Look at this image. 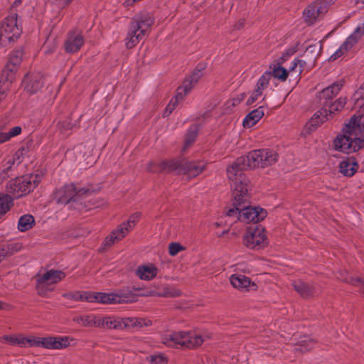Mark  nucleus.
Segmentation results:
<instances>
[{"label": "nucleus", "mask_w": 364, "mask_h": 364, "mask_svg": "<svg viewBox=\"0 0 364 364\" xmlns=\"http://www.w3.org/2000/svg\"><path fill=\"white\" fill-rule=\"evenodd\" d=\"M232 198L233 206L227 212V216L236 218L244 223H258L267 216V211L259 207H252L250 203V193L248 183H233Z\"/></svg>", "instance_id": "f257e3e1"}, {"label": "nucleus", "mask_w": 364, "mask_h": 364, "mask_svg": "<svg viewBox=\"0 0 364 364\" xmlns=\"http://www.w3.org/2000/svg\"><path fill=\"white\" fill-rule=\"evenodd\" d=\"M364 147V115L353 116L333 141L335 151L350 154Z\"/></svg>", "instance_id": "f03ea898"}, {"label": "nucleus", "mask_w": 364, "mask_h": 364, "mask_svg": "<svg viewBox=\"0 0 364 364\" xmlns=\"http://www.w3.org/2000/svg\"><path fill=\"white\" fill-rule=\"evenodd\" d=\"M209 336H201L197 331H178L167 333L162 337V343L170 347L177 345L188 348L200 346Z\"/></svg>", "instance_id": "7ed1b4c3"}, {"label": "nucleus", "mask_w": 364, "mask_h": 364, "mask_svg": "<svg viewBox=\"0 0 364 364\" xmlns=\"http://www.w3.org/2000/svg\"><path fill=\"white\" fill-rule=\"evenodd\" d=\"M154 23V19L149 14L136 16L131 23L127 36L125 39L127 48L135 46L147 33Z\"/></svg>", "instance_id": "20e7f679"}, {"label": "nucleus", "mask_w": 364, "mask_h": 364, "mask_svg": "<svg viewBox=\"0 0 364 364\" xmlns=\"http://www.w3.org/2000/svg\"><path fill=\"white\" fill-rule=\"evenodd\" d=\"M65 277V274L63 271L55 269L37 274L36 289L38 294L42 296H47L53 290V285L63 279Z\"/></svg>", "instance_id": "39448f33"}, {"label": "nucleus", "mask_w": 364, "mask_h": 364, "mask_svg": "<svg viewBox=\"0 0 364 364\" xmlns=\"http://www.w3.org/2000/svg\"><path fill=\"white\" fill-rule=\"evenodd\" d=\"M88 192V189L77 186L76 183H65L55 191V199L58 203L68 204L73 200L76 201Z\"/></svg>", "instance_id": "423d86ee"}, {"label": "nucleus", "mask_w": 364, "mask_h": 364, "mask_svg": "<svg viewBox=\"0 0 364 364\" xmlns=\"http://www.w3.org/2000/svg\"><path fill=\"white\" fill-rule=\"evenodd\" d=\"M134 295L128 293H104L90 291L88 302H96L101 304H123L134 301Z\"/></svg>", "instance_id": "0eeeda50"}, {"label": "nucleus", "mask_w": 364, "mask_h": 364, "mask_svg": "<svg viewBox=\"0 0 364 364\" xmlns=\"http://www.w3.org/2000/svg\"><path fill=\"white\" fill-rule=\"evenodd\" d=\"M21 32L18 25L17 16L12 14L7 17L0 26V47L17 38Z\"/></svg>", "instance_id": "6e6552de"}, {"label": "nucleus", "mask_w": 364, "mask_h": 364, "mask_svg": "<svg viewBox=\"0 0 364 364\" xmlns=\"http://www.w3.org/2000/svg\"><path fill=\"white\" fill-rule=\"evenodd\" d=\"M141 216L140 213L132 215L126 223H123L116 229L112 230L111 234L105 239L104 245L110 247L115 242L121 240L134 227Z\"/></svg>", "instance_id": "1a4fd4ad"}, {"label": "nucleus", "mask_w": 364, "mask_h": 364, "mask_svg": "<svg viewBox=\"0 0 364 364\" xmlns=\"http://www.w3.org/2000/svg\"><path fill=\"white\" fill-rule=\"evenodd\" d=\"M73 339L69 336H33V347H43L47 349H63L70 345Z\"/></svg>", "instance_id": "9d476101"}, {"label": "nucleus", "mask_w": 364, "mask_h": 364, "mask_svg": "<svg viewBox=\"0 0 364 364\" xmlns=\"http://www.w3.org/2000/svg\"><path fill=\"white\" fill-rule=\"evenodd\" d=\"M364 35V20L361 24H359L353 33L350 35L346 41L341 45L338 49H337L329 58L331 61L336 60L349 50L358 42L361 37Z\"/></svg>", "instance_id": "9b49d317"}, {"label": "nucleus", "mask_w": 364, "mask_h": 364, "mask_svg": "<svg viewBox=\"0 0 364 364\" xmlns=\"http://www.w3.org/2000/svg\"><path fill=\"white\" fill-rule=\"evenodd\" d=\"M266 239L264 229L261 226L257 225L255 228H248L244 237V243L249 248L260 249L265 245Z\"/></svg>", "instance_id": "f8f14e48"}, {"label": "nucleus", "mask_w": 364, "mask_h": 364, "mask_svg": "<svg viewBox=\"0 0 364 364\" xmlns=\"http://www.w3.org/2000/svg\"><path fill=\"white\" fill-rule=\"evenodd\" d=\"M21 58L22 52L21 50H15L11 53L2 74L1 81L11 82L14 80Z\"/></svg>", "instance_id": "ddd939ff"}, {"label": "nucleus", "mask_w": 364, "mask_h": 364, "mask_svg": "<svg viewBox=\"0 0 364 364\" xmlns=\"http://www.w3.org/2000/svg\"><path fill=\"white\" fill-rule=\"evenodd\" d=\"M331 117V114L328 111L326 107L321 108L306 122L302 130V134L306 135L310 134L321 124L330 119Z\"/></svg>", "instance_id": "4468645a"}, {"label": "nucleus", "mask_w": 364, "mask_h": 364, "mask_svg": "<svg viewBox=\"0 0 364 364\" xmlns=\"http://www.w3.org/2000/svg\"><path fill=\"white\" fill-rule=\"evenodd\" d=\"M328 11L326 3H315L309 5L304 11V18L308 23H313Z\"/></svg>", "instance_id": "2eb2a0df"}, {"label": "nucleus", "mask_w": 364, "mask_h": 364, "mask_svg": "<svg viewBox=\"0 0 364 364\" xmlns=\"http://www.w3.org/2000/svg\"><path fill=\"white\" fill-rule=\"evenodd\" d=\"M125 319L126 318H121L112 316H98L97 327L110 329H124L127 328Z\"/></svg>", "instance_id": "dca6fc26"}, {"label": "nucleus", "mask_w": 364, "mask_h": 364, "mask_svg": "<svg viewBox=\"0 0 364 364\" xmlns=\"http://www.w3.org/2000/svg\"><path fill=\"white\" fill-rule=\"evenodd\" d=\"M1 342L19 347H33V336L23 335H6L0 338Z\"/></svg>", "instance_id": "f3484780"}, {"label": "nucleus", "mask_w": 364, "mask_h": 364, "mask_svg": "<svg viewBox=\"0 0 364 364\" xmlns=\"http://www.w3.org/2000/svg\"><path fill=\"white\" fill-rule=\"evenodd\" d=\"M259 149L253 150L247 154V155L239 158V162L249 169L262 168V163L259 159Z\"/></svg>", "instance_id": "a211bd4d"}, {"label": "nucleus", "mask_w": 364, "mask_h": 364, "mask_svg": "<svg viewBox=\"0 0 364 364\" xmlns=\"http://www.w3.org/2000/svg\"><path fill=\"white\" fill-rule=\"evenodd\" d=\"M32 183H7V194L11 196L12 200L25 196L31 191V188L28 185Z\"/></svg>", "instance_id": "6ab92c4d"}, {"label": "nucleus", "mask_w": 364, "mask_h": 364, "mask_svg": "<svg viewBox=\"0 0 364 364\" xmlns=\"http://www.w3.org/2000/svg\"><path fill=\"white\" fill-rule=\"evenodd\" d=\"M259 151L262 168L270 166L278 161L279 155L276 151L269 149H262Z\"/></svg>", "instance_id": "aec40b11"}, {"label": "nucleus", "mask_w": 364, "mask_h": 364, "mask_svg": "<svg viewBox=\"0 0 364 364\" xmlns=\"http://www.w3.org/2000/svg\"><path fill=\"white\" fill-rule=\"evenodd\" d=\"M84 43V40L80 33H70L65 43V48L67 52L75 53L80 50Z\"/></svg>", "instance_id": "412c9836"}, {"label": "nucleus", "mask_w": 364, "mask_h": 364, "mask_svg": "<svg viewBox=\"0 0 364 364\" xmlns=\"http://www.w3.org/2000/svg\"><path fill=\"white\" fill-rule=\"evenodd\" d=\"M242 164L239 162V159L227 168V176L230 181H235L236 182H243L245 176L240 166Z\"/></svg>", "instance_id": "4be33fe9"}, {"label": "nucleus", "mask_w": 364, "mask_h": 364, "mask_svg": "<svg viewBox=\"0 0 364 364\" xmlns=\"http://www.w3.org/2000/svg\"><path fill=\"white\" fill-rule=\"evenodd\" d=\"M264 113L262 107L254 109L250 112L243 119V126L245 128H251L255 125L264 116Z\"/></svg>", "instance_id": "5701e85b"}, {"label": "nucleus", "mask_w": 364, "mask_h": 364, "mask_svg": "<svg viewBox=\"0 0 364 364\" xmlns=\"http://www.w3.org/2000/svg\"><path fill=\"white\" fill-rule=\"evenodd\" d=\"M230 281L235 288L240 290L247 291L251 284L250 278L242 274H232Z\"/></svg>", "instance_id": "b1692460"}, {"label": "nucleus", "mask_w": 364, "mask_h": 364, "mask_svg": "<svg viewBox=\"0 0 364 364\" xmlns=\"http://www.w3.org/2000/svg\"><path fill=\"white\" fill-rule=\"evenodd\" d=\"M339 168L343 175L352 176L358 169V164L353 158H349L342 161Z\"/></svg>", "instance_id": "393cba45"}, {"label": "nucleus", "mask_w": 364, "mask_h": 364, "mask_svg": "<svg viewBox=\"0 0 364 364\" xmlns=\"http://www.w3.org/2000/svg\"><path fill=\"white\" fill-rule=\"evenodd\" d=\"M136 274L141 279L150 280L156 276L157 269L153 264L140 266L137 269Z\"/></svg>", "instance_id": "a878e982"}, {"label": "nucleus", "mask_w": 364, "mask_h": 364, "mask_svg": "<svg viewBox=\"0 0 364 364\" xmlns=\"http://www.w3.org/2000/svg\"><path fill=\"white\" fill-rule=\"evenodd\" d=\"M97 320L98 316L93 314L75 316L73 318V321L76 323L86 327H97Z\"/></svg>", "instance_id": "bb28decb"}, {"label": "nucleus", "mask_w": 364, "mask_h": 364, "mask_svg": "<svg viewBox=\"0 0 364 364\" xmlns=\"http://www.w3.org/2000/svg\"><path fill=\"white\" fill-rule=\"evenodd\" d=\"M268 72L271 73V77H274L282 82L285 81L289 77L287 70L279 63L272 64Z\"/></svg>", "instance_id": "cd10ccee"}, {"label": "nucleus", "mask_w": 364, "mask_h": 364, "mask_svg": "<svg viewBox=\"0 0 364 364\" xmlns=\"http://www.w3.org/2000/svg\"><path fill=\"white\" fill-rule=\"evenodd\" d=\"M204 167L205 163L203 161L191 162L186 164V166L183 169V172L187 174L191 178L200 174Z\"/></svg>", "instance_id": "c85d7f7f"}, {"label": "nucleus", "mask_w": 364, "mask_h": 364, "mask_svg": "<svg viewBox=\"0 0 364 364\" xmlns=\"http://www.w3.org/2000/svg\"><path fill=\"white\" fill-rule=\"evenodd\" d=\"M306 62L300 59H294L290 64L287 73L289 76L299 77L300 75L304 70Z\"/></svg>", "instance_id": "c756f323"}, {"label": "nucleus", "mask_w": 364, "mask_h": 364, "mask_svg": "<svg viewBox=\"0 0 364 364\" xmlns=\"http://www.w3.org/2000/svg\"><path fill=\"white\" fill-rule=\"evenodd\" d=\"M26 89L31 93L37 92L43 85L41 78L38 77L26 76L23 80Z\"/></svg>", "instance_id": "7c9ffc66"}, {"label": "nucleus", "mask_w": 364, "mask_h": 364, "mask_svg": "<svg viewBox=\"0 0 364 364\" xmlns=\"http://www.w3.org/2000/svg\"><path fill=\"white\" fill-rule=\"evenodd\" d=\"M294 289L303 297H309L313 295V289L309 284L301 280L294 283Z\"/></svg>", "instance_id": "2f4dec72"}, {"label": "nucleus", "mask_w": 364, "mask_h": 364, "mask_svg": "<svg viewBox=\"0 0 364 364\" xmlns=\"http://www.w3.org/2000/svg\"><path fill=\"white\" fill-rule=\"evenodd\" d=\"M12 205L13 200L11 196L0 193V218L10 210Z\"/></svg>", "instance_id": "473e14b6"}, {"label": "nucleus", "mask_w": 364, "mask_h": 364, "mask_svg": "<svg viewBox=\"0 0 364 364\" xmlns=\"http://www.w3.org/2000/svg\"><path fill=\"white\" fill-rule=\"evenodd\" d=\"M34 222V218L31 215H24L18 220V229L21 232L26 231L33 227Z\"/></svg>", "instance_id": "72a5a7b5"}, {"label": "nucleus", "mask_w": 364, "mask_h": 364, "mask_svg": "<svg viewBox=\"0 0 364 364\" xmlns=\"http://www.w3.org/2000/svg\"><path fill=\"white\" fill-rule=\"evenodd\" d=\"M125 321L127 325V328H142L144 326H149L151 325V320L142 318H126Z\"/></svg>", "instance_id": "f704fd0d"}, {"label": "nucleus", "mask_w": 364, "mask_h": 364, "mask_svg": "<svg viewBox=\"0 0 364 364\" xmlns=\"http://www.w3.org/2000/svg\"><path fill=\"white\" fill-rule=\"evenodd\" d=\"M89 294L90 291H70L64 293L63 296L67 299L88 302Z\"/></svg>", "instance_id": "c9c22d12"}, {"label": "nucleus", "mask_w": 364, "mask_h": 364, "mask_svg": "<svg viewBox=\"0 0 364 364\" xmlns=\"http://www.w3.org/2000/svg\"><path fill=\"white\" fill-rule=\"evenodd\" d=\"M21 127L16 126L8 132H0V144L4 143L21 134Z\"/></svg>", "instance_id": "e433bc0d"}, {"label": "nucleus", "mask_w": 364, "mask_h": 364, "mask_svg": "<svg viewBox=\"0 0 364 364\" xmlns=\"http://www.w3.org/2000/svg\"><path fill=\"white\" fill-rule=\"evenodd\" d=\"M191 90V87H188L186 84L183 85L178 89L176 95L171 98L169 104H172V105H174V107H176L179 100H181L183 96L186 95Z\"/></svg>", "instance_id": "4c0bfd02"}, {"label": "nucleus", "mask_w": 364, "mask_h": 364, "mask_svg": "<svg viewBox=\"0 0 364 364\" xmlns=\"http://www.w3.org/2000/svg\"><path fill=\"white\" fill-rule=\"evenodd\" d=\"M353 100L356 107H362L364 105V84L354 93Z\"/></svg>", "instance_id": "58836bf2"}, {"label": "nucleus", "mask_w": 364, "mask_h": 364, "mask_svg": "<svg viewBox=\"0 0 364 364\" xmlns=\"http://www.w3.org/2000/svg\"><path fill=\"white\" fill-rule=\"evenodd\" d=\"M24 154V149H20L15 153L12 159L8 161L7 168H11L14 165H18L22 162L23 156Z\"/></svg>", "instance_id": "ea45409f"}, {"label": "nucleus", "mask_w": 364, "mask_h": 364, "mask_svg": "<svg viewBox=\"0 0 364 364\" xmlns=\"http://www.w3.org/2000/svg\"><path fill=\"white\" fill-rule=\"evenodd\" d=\"M322 48V46L320 43H316L314 45L309 46L306 49V54L309 55V54H311V58L316 59L317 56L319 55Z\"/></svg>", "instance_id": "a19ab883"}, {"label": "nucleus", "mask_w": 364, "mask_h": 364, "mask_svg": "<svg viewBox=\"0 0 364 364\" xmlns=\"http://www.w3.org/2000/svg\"><path fill=\"white\" fill-rule=\"evenodd\" d=\"M341 85L339 83H335L323 90V95L326 97H331L338 94L340 90Z\"/></svg>", "instance_id": "79ce46f5"}, {"label": "nucleus", "mask_w": 364, "mask_h": 364, "mask_svg": "<svg viewBox=\"0 0 364 364\" xmlns=\"http://www.w3.org/2000/svg\"><path fill=\"white\" fill-rule=\"evenodd\" d=\"M271 77V73H269L268 71L265 72L259 78L256 88L262 91L267 87Z\"/></svg>", "instance_id": "37998d69"}, {"label": "nucleus", "mask_w": 364, "mask_h": 364, "mask_svg": "<svg viewBox=\"0 0 364 364\" xmlns=\"http://www.w3.org/2000/svg\"><path fill=\"white\" fill-rule=\"evenodd\" d=\"M345 105L346 100L339 98L329 106L328 111L332 115L335 111L339 110L340 109L343 108Z\"/></svg>", "instance_id": "c03bdc74"}, {"label": "nucleus", "mask_w": 364, "mask_h": 364, "mask_svg": "<svg viewBox=\"0 0 364 364\" xmlns=\"http://www.w3.org/2000/svg\"><path fill=\"white\" fill-rule=\"evenodd\" d=\"M262 91L259 89H255L251 94L250 97L247 100V103L248 105H252L253 103L262 100Z\"/></svg>", "instance_id": "a18cd8bd"}, {"label": "nucleus", "mask_w": 364, "mask_h": 364, "mask_svg": "<svg viewBox=\"0 0 364 364\" xmlns=\"http://www.w3.org/2000/svg\"><path fill=\"white\" fill-rule=\"evenodd\" d=\"M183 247L177 242H172L169 245L168 252L171 256L176 255L183 250Z\"/></svg>", "instance_id": "49530a36"}, {"label": "nucleus", "mask_w": 364, "mask_h": 364, "mask_svg": "<svg viewBox=\"0 0 364 364\" xmlns=\"http://www.w3.org/2000/svg\"><path fill=\"white\" fill-rule=\"evenodd\" d=\"M202 73L200 70L195 71L190 77V81H186L183 85H187L188 87H193V85L196 83L199 78H200Z\"/></svg>", "instance_id": "de8ad7c7"}, {"label": "nucleus", "mask_w": 364, "mask_h": 364, "mask_svg": "<svg viewBox=\"0 0 364 364\" xmlns=\"http://www.w3.org/2000/svg\"><path fill=\"white\" fill-rule=\"evenodd\" d=\"M165 164L168 166V170H178V172H181L182 169L180 168L181 164L180 161L177 160H171L165 163Z\"/></svg>", "instance_id": "09e8293b"}, {"label": "nucleus", "mask_w": 364, "mask_h": 364, "mask_svg": "<svg viewBox=\"0 0 364 364\" xmlns=\"http://www.w3.org/2000/svg\"><path fill=\"white\" fill-rule=\"evenodd\" d=\"M152 364H166V358L162 355H154L151 356Z\"/></svg>", "instance_id": "8fccbe9b"}, {"label": "nucleus", "mask_w": 364, "mask_h": 364, "mask_svg": "<svg viewBox=\"0 0 364 364\" xmlns=\"http://www.w3.org/2000/svg\"><path fill=\"white\" fill-rule=\"evenodd\" d=\"M314 345V341L312 339L304 340L301 341V350L303 352L311 350Z\"/></svg>", "instance_id": "3c124183"}, {"label": "nucleus", "mask_w": 364, "mask_h": 364, "mask_svg": "<svg viewBox=\"0 0 364 364\" xmlns=\"http://www.w3.org/2000/svg\"><path fill=\"white\" fill-rule=\"evenodd\" d=\"M196 138V132H189L186 135L183 149H186L187 146L191 145L195 141Z\"/></svg>", "instance_id": "603ef678"}, {"label": "nucleus", "mask_w": 364, "mask_h": 364, "mask_svg": "<svg viewBox=\"0 0 364 364\" xmlns=\"http://www.w3.org/2000/svg\"><path fill=\"white\" fill-rule=\"evenodd\" d=\"M241 100H242V98H236V99H232V100L227 102V103L225 104V106L227 108L228 112H230L232 108L233 107H235V105H238Z\"/></svg>", "instance_id": "864d4df0"}, {"label": "nucleus", "mask_w": 364, "mask_h": 364, "mask_svg": "<svg viewBox=\"0 0 364 364\" xmlns=\"http://www.w3.org/2000/svg\"><path fill=\"white\" fill-rule=\"evenodd\" d=\"M9 245L6 247H3L2 248H0V262L4 259L9 253Z\"/></svg>", "instance_id": "5fc2aeb1"}, {"label": "nucleus", "mask_w": 364, "mask_h": 364, "mask_svg": "<svg viewBox=\"0 0 364 364\" xmlns=\"http://www.w3.org/2000/svg\"><path fill=\"white\" fill-rule=\"evenodd\" d=\"M8 88V85H6V82L1 84L0 82V102L5 97L6 90Z\"/></svg>", "instance_id": "6e6d98bb"}, {"label": "nucleus", "mask_w": 364, "mask_h": 364, "mask_svg": "<svg viewBox=\"0 0 364 364\" xmlns=\"http://www.w3.org/2000/svg\"><path fill=\"white\" fill-rule=\"evenodd\" d=\"M174 109H175L174 105H172V104L168 103V105H167V107L165 109L164 115L170 114Z\"/></svg>", "instance_id": "4d7b16f0"}, {"label": "nucleus", "mask_w": 364, "mask_h": 364, "mask_svg": "<svg viewBox=\"0 0 364 364\" xmlns=\"http://www.w3.org/2000/svg\"><path fill=\"white\" fill-rule=\"evenodd\" d=\"M295 51H296V50H295L294 49H292V50H291L288 51V54H289V55H291V54H293Z\"/></svg>", "instance_id": "13d9d810"}, {"label": "nucleus", "mask_w": 364, "mask_h": 364, "mask_svg": "<svg viewBox=\"0 0 364 364\" xmlns=\"http://www.w3.org/2000/svg\"><path fill=\"white\" fill-rule=\"evenodd\" d=\"M355 1H356L357 4L360 3V4H364V0H355Z\"/></svg>", "instance_id": "bf43d9fd"}, {"label": "nucleus", "mask_w": 364, "mask_h": 364, "mask_svg": "<svg viewBox=\"0 0 364 364\" xmlns=\"http://www.w3.org/2000/svg\"><path fill=\"white\" fill-rule=\"evenodd\" d=\"M39 181H40V179H39V180L33 179V180H29V181H28V182H33V183H36V182H38Z\"/></svg>", "instance_id": "052dcab7"}, {"label": "nucleus", "mask_w": 364, "mask_h": 364, "mask_svg": "<svg viewBox=\"0 0 364 364\" xmlns=\"http://www.w3.org/2000/svg\"><path fill=\"white\" fill-rule=\"evenodd\" d=\"M2 308V304L0 302V309Z\"/></svg>", "instance_id": "680f3d73"}]
</instances>
